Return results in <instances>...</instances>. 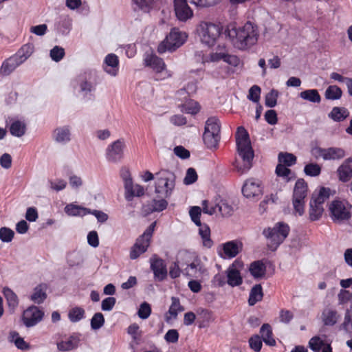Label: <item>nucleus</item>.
Wrapping results in <instances>:
<instances>
[{
  "instance_id": "57",
  "label": "nucleus",
  "mask_w": 352,
  "mask_h": 352,
  "mask_svg": "<svg viewBox=\"0 0 352 352\" xmlns=\"http://www.w3.org/2000/svg\"><path fill=\"white\" fill-rule=\"evenodd\" d=\"M14 232L10 228L3 227L0 228V239L2 242H11Z\"/></svg>"
},
{
  "instance_id": "7",
  "label": "nucleus",
  "mask_w": 352,
  "mask_h": 352,
  "mask_svg": "<svg viewBox=\"0 0 352 352\" xmlns=\"http://www.w3.org/2000/svg\"><path fill=\"white\" fill-rule=\"evenodd\" d=\"M307 194V185L303 179L296 181L293 192V206L294 210L300 216L305 211V198Z\"/></svg>"
},
{
  "instance_id": "8",
  "label": "nucleus",
  "mask_w": 352,
  "mask_h": 352,
  "mask_svg": "<svg viewBox=\"0 0 352 352\" xmlns=\"http://www.w3.org/2000/svg\"><path fill=\"white\" fill-rule=\"evenodd\" d=\"M145 65L152 68L156 73L155 80H161L171 76V74L166 70V65L162 58L155 54H146L144 58Z\"/></svg>"
},
{
  "instance_id": "5",
  "label": "nucleus",
  "mask_w": 352,
  "mask_h": 352,
  "mask_svg": "<svg viewBox=\"0 0 352 352\" xmlns=\"http://www.w3.org/2000/svg\"><path fill=\"white\" fill-rule=\"evenodd\" d=\"M220 122L216 117H210L206 122L203 140L209 148H216L220 140Z\"/></svg>"
},
{
  "instance_id": "24",
  "label": "nucleus",
  "mask_w": 352,
  "mask_h": 352,
  "mask_svg": "<svg viewBox=\"0 0 352 352\" xmlns=\"http://www.w3.org/2000/svg\"><path fill=\"white\" fill-rule=\"evenodd\" d=\"M21 65L12 55L3 61L0 67V74L3 76H9Z\"/></svg>"
},
{
  "instance_id": "27",
  "label": "nucleus",
  "mask_w": 352,
  "mask_h": 352,
  "mask_svg": "<svg viewBox=\"0 0 352 352\" xmlns=\"http://www.w3.org/2000/svg\"><path fill=\"white\" fill-rule=\"evenodd\" d=\"M184 310V308L181 305L179 299L177 297L171 298V305L166 314V320L169 322L177 318L179 312Z\"/></svg>"
},
{
  "instance_id": "14",
  "label": "nucleus",
  "mask_w": 352,
  "mask_h": 352,
  "mask_svg": "<svg viewBox=\"0 0 352 352\" xmlns=\"http://www.w3.org/2000/svg\"><path fill=\"white\" fill-rule=\"evenodd\" d=\"M242 192L247 198L260 199L263 193L261 181L254 178L247 179L243 186Z\"/></svg>"
},
{
  "instance_id": "18",
  "label": "nucleus",
  "mask_w": 352,
  "mask_h": 352,
  "mask_svg": "<svg viewBox=\"0 0 352 352\" xmlns=\"http://www.w3.org/2000/svg\"><path fill=\"white\" fill-rule=\"evenodd\" d=\"M236 265H241V263L235 261L226 270L227 283L231 287L239 286L243 283V278L239 270L236 268Z\"/></svg>"
},
{
  "instance_id": "63",
  "label": "nucleus",
  "mask_w": 352,
  "mask_h": 352,
  "mask_svg": "<svg viewBox=\"0 0 352 352\" xmlns=\"http://www.w3.org/2000/svg\"><path fill=\"white\" fill-rule=\"evenodd\" d=\"M197 179V175L195 170L192 168H189L187 170L186 175L184 179V183L186 185L192 184Z\"/></svg>"
},
{
  "instance_id": "37",
  "label": "nucleus",
  "mask_w": 352,
  "mask_h": 352,
  "mask_svg": "<svg viewBox=\"0 0 352 352\" xmlns=\"http://www.w3.org/2000/svg\"><path fill=\"white\" fill-rule=\"evenodd\" d=\"M263 293L261 285H254L250 292L248 303L250 305L253 306L257 302L261 301L263 298Z\"/></svg>"
},
{
  "instance_id": "1",
  "label": "nucleus",
  "mask_w": 352,
  "mask_h": 352,
  "mask_svg": "<svg viewBox=\"0 0 352 352\" xmlns=\"http://www.w3.org/2000/svg\"><path fill=\"white\" fill-rule=\"evenodd\" d=\"M226 32L234 47L242 51L255 45L260 35L258 25L251 21H247L243 25L230 24Z\"/></svg>"
},
{
  "instance_id": "28",
  "label": "nucleus",
  "mask_w": 352,
  "mask_h": 352,
  "mask_svg": "<svg viewBox=\"0 0 352 352\" xmlns=\"http://www.w3.org/2000/svg\"><path fill=\"white\" fill-rule=\"evenodd\" d=\"M249 272L255 279H259L265 276L266 266L263 261H255L250 263Z\"/></svg>"
},
{
  "instance_id": "49",
  "label": "nucleus",
  "mask_w": 352,
  "mask_h": 352,
  "mask_svg": "<svg viewBox=\"0 0 352 352\" xmlns=\"http://www.w3.org/2000/svg\"><path fill=\"white\" fill-rule=\"evenodd\" d=\"M199 110L200 107L199 104L193 100H190L181 107V111L182 112L192 115L197 113Z\"/></svg>"
},
{
  "instance_id": "62",
  "label": "nucleus",
  "mask_w": 352,
  "mask_h": 352,
  "mask_svg": "<svg viewBox=\"0 0 352 352\" xmlns=\"http://www.w3.org/2000/svg\"><path fill=\"white\" fill-rule=\"evenodd\" d=\"M116 302V300L114 297H107L102 301L101 309L104 311H111Z\"/></svg>"
},
{
  "instance_id": "43",
  "label": "nucleus",
  "mask_w": 352,
  "mask_h": 352,
  "mask_svg": "<svg viewBox=\"0 0 352 352\" xmlns=\"http://www.w3.org/2000/svg\"><path fill=\"white\" fill-rule=\"evenodd\" d=\"M339 178L342 182L349 181L352 177V168L344 162L338 170Z\"/></svg>"
},
{
  "instance_id": "46",
  "label": "nucleus",
  "mask_w": 352,
  "mask_h": 352,
  "mask_svg": "<svg viewBox=\"0 0 352 352\" xmlns=\"http://www.w3.org/2000/svg\"><path fill=\"white\" fill-rule=\"evenodd\" d=\"M324 211L322 205L315 204L314 202L310 201L309 217L311 221L318 220Z\"/></svg>"
},
{
  "instance_id": "64",
  "label": "nucleus",
  "mask_w": 352,
  "mask_h": 352,
  "mask_svg": "<svg viewBox=\"0 0 352 352\" xmlns=\"http://www.w3.org/2000/svg\"><path fill=\"white\" fill-rule=\"evenodd\" d=\"M250 346L255 352H259L262 347V340L258 336H254L249 340Z\"/></svg>"
},
{
  "instance_id": "4",
  "label": "nucleus",
  "mask_w": 352,
  "mask_h": 352,
  "mask_svg": "<svg viewBox=\"0 0 352 352\" xmlns=\"http://www.w3.org/2000/svg\"><path fill=\"white\" fill-rule=\"evenodd\" d=\"M222 32L219 24L202 21L196 27V34L201 43L212 47L214 45Z\"/></svg>"
},
{
  "instance_id": "2",
  "label": "nucleus",
  "mask_w": 352,
  "mask_h": 352,
  "mask_svg": "<svg viewBox=\"0 0 352 352\" xmlns=\"http://www.w3.org/2000/svg\"><path fill=\"white\" fill-rule=\"evenodd\" d=\"M237 152L241 161L236 160L233 164L236 171L240 174L247 173L252 167L254 151L252 148L249 134L243 126L237 128L236 135Z\"/></svg>"
},
{
  "instance_id": "38",
  "label": "nucleus",
  "mask_w": 352,
  "mask_h": 352,
  "mask_svg": "<svg viewBox=\"0 0 352 352\" xmlns=\"http://www.w3.org/2000/svg\"><path fill=\"white\" fill-rule=\"evenodd\" d=\"M330 195V190L322 187L320 189L317 194H314L311 201L314 202L315 204L322 205L327 200Z\"/></svg>"
},
{
  "instance_id": "21",
  "label": "nucleus",
  "mask_w": 352,
  "mask_h": 352,
  "mask_svg": "<svg viewBox=\"0 0 352 352\" xmlns=\"http://www.w3.org/2000/svg\"><path fill=\"white\" fill-rule=\"evenodd\" d=\"M47 286L45 283L36 285L30 295V300L35 304H42L47 298Z\"/></svg>"
},
{
  "instance_id": "12",
  "label": "nucleus",
  "mask_w": 352,
  "mask_h": 352,
  "mask_svg": "<svg viewBox=\"0 0 352 352\" xmlns=\"http://www.w3.org/2000/svg\"><path fill=\"white\" fill-rule=\"evenodd\" d=\"M289 232L288 225L278 222L272 228H268L263 231V234L266 239L272 242H282L287 236Z\"/></svg>"
},
{
  "instance_id": "53",
  "label": "nucleus",
  "mask_w": 352,
  "mask_h": 352,
  "mask_svg": "<svg viewBox=\"0 0 352 352\" xmlns=\"http://www.w3.org/2000/svg\"><path fill=\"white\" fill-rule=\"evenodd\" d=\"M189 2L197 8H208L213 6L221 0H188Z\"/></svg>"
},
{
  "instance_id": "23",
  "label": "nucleus",
  "mask_w": 352,
  "mask_h": 352,
  "mask_svg": "<svg viewBox=\"0 0 352 352\" xmlns=\"http://www.w3.org/2000/svg\"><path fill=\"white\" fill-rule=\"evenodd\" d=\"M34 50V45L28 43L23 45L13 56L22 65L32 55Z\"/></svg>"
},
{
  "instance_id": "47",
  "label": "nucleus",
  "mask_w": 352,
  "mask_h": 352,
  "mask_svg": "<svg viewBox=\"0 0 352 352\" xmlns=\"http://www.w3.org/2000/svg\"><path fill=\"white\" fill-rule=\"evenodd\" d=\"M279 163L286 166H291L296 164V157L289 153H280L278 154Z\"/></svg>"
},
{
  "instance_id": "32",
  "label": "nucleus",
  "mask_w": 352,
  "mask_h": 352,
  "mask_svg": "<svg viewBox=\"0 0 352 352\" xmlns=\"http://www.w3.org/2000/svg\"><path fill=\"white\" fill-rule=\"evenodd\" d=\"M162 198V199H153L151 202L144 206L145 210L149 213L154 212H161L165 210L167 208L168 202L165 199L166 198Z\"/></svg>"
},
{
  "instance_id": "13",
  "label": "nucleus",
  "mask_w": 352,
  "mask_h": 352,
  "mask_svg": "<svg viewBox=\"0 0 352 352\" xmlns=\"http://www.w3.org/2000/svg\"><path fill=\"white\" fill-rule=\"evenodd\" d=\"M44 315V311L40 307L31 305L23 311L22 321L26 327H32L42 321Z\"/></svg>"
},
{
  "instance_id": "54",
  "label": "nucleus",
  "mask_w": 352,
  "mask_h": 352,
  "mask_svg": "<svg viewBox=\"0 0 352 352\" xmlns=\"http://www.w3.org/2000/svg\"><path fill=\"white\" fill-rule=\"evenodd\" d=\"M151 314V308L150 305L146 302H142L138 311V316L143 320L147 319Z\"/></svg>"
},
{
  "instance_id": "41",
  "label": "nucleus",
  "mask_w": 352,
  "mask_h": 352,
  "mask_svg": "<svg viewBox=\"0 0 352 352\" xmlns=\"http://www.w3.org/2000/svg\"><path fill=\"white\" fill-rule=\"evenodd\" d=\"M3 294L8 307L13 309H15L19 305V299L16 294L10 288H4Z\"/></svg>"
},
{
  "instance_id": "16",
  "label": "nucleus",
  "mask_w": 352,
  "mask_h": 352,
  "mask_svg": "<svg viewBox=\"0 0 352 352\" xmlns=\"http://www.w3.org/2000/svg\"><path fill=\"white\" fill-rule=\"evenodd\" d=\"M150 263L155 278L159 281L164 280L167 276V269L164 260L155 254L150 258Z\"/></svg>"
},
{
  "instance_id": "11",
  "label": "nucleus",
  "mask_w": 352,
  "mask_h": 352,
  "mask_svg": "<svg viewBox=\"0 0 352 352\" xmlns=\"http://www.w3.org/2000/svg\"><path fill=\"white\" fill-rule=\"evenodd\" d=\"M126 143L124 139H118L111 143L106 148L105 157L110 163H118L124 158Z\"/></svg>"
},
{
  "instance_id": "50",
  "label": "nucleus",
  "mask_w": 352,
  "mask_h": 352,
  "mask_svg": "<svg viewBox=\"0 0 352 352\" xmlns=\"http://www.w3.org/2000/svg\"><path fill=\"white\" fill-rule=\"evenodd\" d=\"M278 97V91L275 89H272L267 93L265 98V105L268 107H274L277 104V98Z\"/></svg>"
},
{
  "instance_id": "20",
  "label": "nucleus",
  "mask_w": 352,
  "mask_h": 352,
  "mask_svg": "<svg viewBox=\"0 0 352 352\" xmlns=\"http://www.w3.org/2000/svg\"><path fill=\"white\" fill-rule=\"evenodd\" d=\"M103 67L107 74L116 76L119 69L118 57L114 54H108L104 60Z\"/></svg>"
},
{
  "instance_id": "30",
  "label": "nucleus",
  "mask_w": 352,
  "mask_h": 352,
  "mask_svg": "<svg viewBox=\"0 0 352 352\" xmlns=\"http://www.w3.org/2000/svg\"><path fill=\"white\" fill-rule=\"evenodd\" d=\"M241 250V243H223V252L220 255L223 258H231L236 256Z\"/></svg>"
},
{
  "instance_id": "3",
  "label": "nucleus",
  "mask_w": 352,
  "mask_h": 352,
  "mask_svg": "<svg viewBox=\"0 0 352 352\" xmlns=\"http://www.w3.org/2000/svg\"><path fill=\"white\" fill-rule=\"evenodd\" d=\"M175 175L174 173L162 169L155 173V192L163 198H169L175 187Z\"/></svg>"
},
{
  "instance_id": "39",
  "label": "nucleus",
  "mask_w": 352,
  "mask_h": 352,
  "mask_svg": "<svg viewBox=\"0 0 352 352\" xmlns=\"http://www.w3.org/2000/svg\"><path fill=\"white\" fill-rule=\"evenodd\" d=\"M349 111L341 107H333L329 116L336 122H341L349 116Z\"/></svg>"
},
{
  "instance_id": "33",
  "label": "nucleus",
  "mask_w": 352,
  "mask_h": 352,
  "mask_svg": "<svg viewBox=\"0 0 352 352\" xmlns=\"http://www.w3.org/2000/svg\"><path fill=\"white\" fill-rule=\"evenodd\" d=\"M344 149L338 147H329L325 148L324 160H339L344 157Z\"/></svg>"
},
{
  "instance_id": "58",
  "label": "nucleus",
  "mask_w": 352,
  "mask_h": 352,
  "mask_svg": "<svg viewBox=\"0 0 352 352\" xmlns=\"http://www.w3.org/2000/svg\"><path fill=\"white\" fill-rule=\"evenodd\" d=\"M202 211L205 214L212 215L217 212V206L216 203L210 202L208 200L202 201Z\"/></svg>"
},
{
  "instance_id": "52",
  "label": "nucleus",
  "mask_w": 352,
  "mask_h": 352,
  "mask_svg": "<svg viewBox=\"0 0 352 352\" xmlns=\"http://www.w3.org/2000/svg\"><path fill=\"white\" fill-rule=\"evenodd\" d=\"M104 324V318L101 313H96L91 319V327L94 330L101 328Z\"/></svg>"
},
{
  "instance_id": "25",
  "label": "nucleus",
  "mask_w": 352,
  "mask_h": 352,
  "mask_svg": "<svg viewBox=\"0 0 352 352\" xmlns=\"http://www.w3.org/2000/svg\"><path fill=\"white\" fill-rule=\"evenodd\" d=\"M54 140L60 144H65L71 140V130L69 126L56 128L53 134Z\"/></svg>"
},
{
  "instance_id": "34",
  "label": "nucleus",
  "mask_w": 352,
  "mask_h": 352,
  "mask_svg": "<svg viewBox=\"0 0 352 352\" xmlns=\"http://www.w3.org/2000/svg\"><path fill=\"white\" fill-rule=\"evenodd\" d=\"M260 333L263 342L267 345L271 346L276 345V341L272 336V330L269 324H263L261 328Z\"/></svg>"
},
{
  "instance_id": "55",
  "label": "nucleus",
  "mask_w": 352,
  "mask_h": 352,
  "mask_svg": "<svg viewBox=\"0 0 352 352\" xmlns=\"http://www.w3.org/2000/svg\"><path fill=\"white\" fill-rule=\"evenodd\" d=\"M201 208L199 206H192L190 208L189 214L191 220L197 225H201L200 217L201 214Z\"/></svg>"
},
{
  "instance_id": "9",
  "label": "nucleus",
  "mask_w": 352,
  "mask_h": 352,
  "mask_svg": "<svg viewBox=\"0 0 352 352\" xmlns=\"http://www.w3.org/2000/svg\"><path fill=\"white\" fill-rule=\"evenodd\" d=\"M179 258L186 267L184 269V273L190 277H197L201 274L202 266L199 259L194 254L188 252H181Z\"/></svg>"
},
{
  "instance_id": "17",
  "label": "nucleus",
  "mask_w": 352,
  "mask_h": 352,
  "mask_svg": "<svg viewBox=\"0 0 352 352\" xmlns=\"http://www.w3.org/2000/svg\"><path fill=\"white\" fill-rule=\"evenodd\" d=\"M124 197L128 201L134 197H141L144 194V188L139 184H133L131 178H124Z\"/></svg>"
},
{
  "instance_id": "48",
  "label": "nucleus",
  "mask_w": 352,
  "mask_h": 352,
  "mask_svg": "<svg viewBox=\"0 0 352 352\" xmlns=\"http://www.w3.org/2000/svg\"><path fill=\"white\" fill-rule=\"evenodd\" d=\"M326 344H327L324 342V341L322 340L319 336H314L311 338L309 341V346L314 352H320V350L322 351L323 347Z\"/></svg>"
},
{
  "instance_id": "56",
  "label": "nucleus",
  "mask_w": 352,
  "mask_h": 352,
  "mask_svg": "<svg viewBox=\"0 0 352 352\" xmlns=\"http://www.w3.org/2000/svg\"><path fill=\"white\" fill-rule=\"evenodd\" d=\"M155 226V222L152 223L144 232L137 239L136 242H150Z\"/></svg>"
},
{
  "instance_id": "60",
  "label": "nucleus",
  "mask_w": 352,
  "mask_h": 352,
  "mask_svg": "<svg viewBox=\"0 0 352 352\" xmlns=\"http://www.w3.org/2000/svg\"><path fill=\"white\" fill-rule=\"evenodd\" d=\"M261 91V88L258 85H253L249 90L248 98L254 102L258 103Z\"/></svg>"
},
{
  "instance_id": "15",
  "label": "nucleus",
  "mask_w": 352,
  "mask_h": 352,
  "mask_svg": "<svg viewBox=\"0 0 352 352\" xmlns=\"http://www.w3.org/2000/svg\"><path fill=\"white\" fill-rule=\"evenodd\" d=\"M174 11L177 19L182 22L187 21L194 15L186 0H174Z\"/></svg>"
},
{
  "instance_id": "35",
  "label": "nucleus",
  "mask_w": 352,
  "mask_h": 352,
  "mask_svg": "<svg viewBox=\"0 0 352 352\" xmlns=\"http://www.w3.org/2000/svg\"><path fill=\"white\" fill-rule=\"evenodd\" d=\"M299 96L302 99L313 103H320L321 101V97L318 91L315 89H307L301 91L299 94Z\"/></svg>"
},
{
  "instance_id": "26",
  "label": "nucleus",
  "mask_w": 352,
  "mask_h": 352,
  "mask_svg": "<svg viewBox=\"0 0 352 352\" xmlns=\"http://www.w3.org/2000/svg\"><path fill=\"white\" fill-rule=\"evenodd\" d=\"M338 317L337 311L331 307H325L321 316L322 320L326 326H333L336 324Z\"/></svg>"
},
{
  "instance_id": "44",
  "label": "nucleus",
  "mask_w": 352,
  "mask_h": 352,
  "mask_svg": "<svg viewBox=\"0 0 352 352\" xmlns=\"http://www.w3.org/2000/svg\"><path fill=\"white\" fill-rule=\"evenodd\" d=\"M342 90L336 85H330L325 91V98L327 100H338L342 96Z\"/></svg>"
},
{
  "instance_id": "22",
  "label": "nucleus",
  "mask_w": 352,
  "mask_h": 352,
  "mask_svg": "<svg viewBox=\"0 0 352 352\" xmlns=\"http://www.w3.org/2000/svg\"><path fill=\"white\" fill-rule=\"evenodd\" d=\"M91 73L85 72L84 74L78 76L80 91L83 96H87L94 90V85L91 82Z\"/></svg>"
},
{
  "instance_id": "31",
  "label": "nucleus",
  "mask_w": 352,
  "mask_h": 352,
  "mask_svg": "<svg viewBox=\"0 0 352 352\" xmlns=\"http://www.w3.org/2000/svg\"><path fill=\"white\" fill-rule=\"evenodd\" d=\"M8 340L10 342L13 343L19 350L25 351L30 349V345L26 342L16 331H13L10 332L8 336Z\"/></svg>"
},
{
  "instance_id": "42",
  "label": "nucleus",
  "mask_w": 352,
  "mask_h": 352,
  "mask_svg": "<svg viewBox=\"0 0 352 352\" xmlns=\"http://www.w3.org/2000/svg\"><path fill=\"white\" fill-rule=\"evenodd\" d=\"M216 206H217V211L223 217H230L234 212L233 207L225 200L221 199L219 202L216 203Z\"/></svg>"
},
{
  "instance_id": "36",
  "label": "nucleus",
  "mask_w": 352,
  "mask_h": 352,
  "mask_svg": "<svg viewBox=\"0 0 352 352\" xmlns=\"http://www.w3.org/2000/svg\"><path fill=\"white\" fill-rule=\"evenodd\" d=\"M26 125L20 120L13 121L10 126V132L12 135L20 138L25 133Z\"/></svg>"
},
{
  "instance_id": "40",
  "label": "nucleus",
  "mask_w": 352,
  "mask_h": 352,
  "mask_svg": "<svg viewBox=\"0 0 352 352\" xmlns=\"http://www.w3.org/2000/svg\"><path fill=\"white\" fill-rule=\"evenodd\" d=\"M85 309L80 307L72 308L68 312V318L72 322H78L85 318Z\"/></svg>"
},
{
  "instance_id": "59",
  "label": "nucleus",
  "mask_w": 352,
  "mask_h": 352,
  "mask_svg": "<svg viewBox=\"0 0 352 352\" xmlns=\"http://www.w3.org/2000/svg\"><path fill=\"white\" fill-rule=\"evenodd\" d=\"M50 55L54 61L58 62L64 57L65 50L61 47L55 46L50 50Z\"/></svg>"
},
{
  "instance_id": "19",
  "label": "nucleus",
  "mask_w": 352,
  "mask_h": 352,
  "mask_svg": "<svg viewBox=\"0 0 352 352\" xmlns=\"http://www.w3.org/2000/svg\"><path fill=\"white\" fill-rule=\"evenodd\" d=\"M81 334L75 333L71 335L67 340L57 343V348L60 351H69L74 350L80 344Z\"/></svg>"
},
{
  "instance_id": "51",
  "label": "nucleus",
  "mask_w": 352,
  "mask_h": 352,
  "mask_svg": "<svg viewBox=\"0 0 352 352\" xmlns=\"http://www.w3.org/2000/svg\"><path fill=\"white\" fill-rule=\"evenodd\" d=\"M304 172L307 175L316 177L320 174L321 168L317 164L310 163L305 166Z\"/></svg>"
},
{
  "instance_id": "29",
  "label": "nucleus",
  "mask_w": 352,
  "mask_h": 352,
  "mask_svg": "<svg viewBox=\"0 0 352 352\" xmlns=\"http://www.w3.org/2000/svg\"><path fill=\"white\" fill-rule=\"evenodd\" d=\"M65 212L69 216L83 217L89 214L90 209L74 204H69L65 207Z\"/></svg>"
},
{
  "instance_id": "10",
  "label": "nucleus",
  "mask_w": 352,
  "mask_h": 352,
  "mask_svg": "<svg viewBox=\"0 0 352 352\" xmlns=\"http://www.w3.org/2000/svg\"><path fill=\"white\" fill-rule=\"evenodd\" d=\"M329 210L334 222L341 223L349 220L351 217L350 206L343 201H332L329 206Z\"/></svg>"
},
{
  "instance_id": "61",
  "label": "nucleus",
  "mask_w": 352,
  "mask_h": 352,
  "mask_svg": "<svg viewBox=\"0 0 352 352\" xmlns=\"http://www.w3.org/2000/svg\"><path fill=\"white\" fill-rule=\"evenodd\" d=\"M276 173L278 176L282 177L286 182L289 180V175L291 174V170L286 166L279 164L276 168Z\"/></svg>"
},
{
  "instance_id": "6",
  "label": "nucleus",
  "mask_w": 352,
  "mask_h": 352,
  "mask_svg": "<svg viewBox=\"0 0 352 352\" xmlns=\"http://www.w3.org/2000/svg\"><path fill=\"white\" fill-rule=\"evenodd\" d=\"M187 38L186 33L173 28L166 38L158 45L157 52L163 54L166 51H174L185 42Z\"/></svg>"
},
{
  "instance_id": "45",
  "label": "nucleus",
  "mask_w": 352,
  "mask_h": 352,
  "mask_svg": "<svg viewBox=\"0 0 352 352\" xmlns=\"http://www.w3.org/2000/svg\"><path fill=\"white\" fill-rule=\"evenodd\" d=\"M148 247L147 243H135L131 249L130 258L131 259H136L147 250Z\"/></svg>"
}]
</instances>
